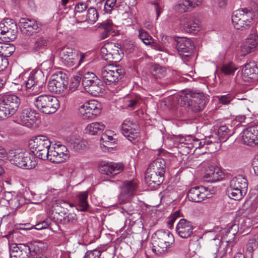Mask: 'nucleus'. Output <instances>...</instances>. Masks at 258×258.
<instances>
[{
    "label": "nucleus",
    "mask_w": 258,
    "mask_h": 258,
    "mask_svg": "<svg viewBox=\"0 0 258 258\" xmlns=\"http://www.w3.org/2000/svg\"><path fill=\"white\" fill-rule=\"evenodd\" d=\"M8 158L13 164L26 169L34 168L37 165L35 156L29 151L22 149L11 150L7 153Z\"/></svg>",
    "instance_id": "1"
},
{
    "label": "nucleus",
    "mask_w": 258,
    "mask_h": 258,
    "mask_svg": "<svg viewBox=\"0 0 258 258\" xmlns=\"http://www.w3.org/2000/svg\"><path fill=\"white\" fill-rule=\"evenodd\" d=\"M21 99L13 94H4L0 97V120L7 119L17 111Z\"/></svg>",
    "instance_id": "2"
},
{
    "label": "nucleus",
    "mask_w": 258,
    "mask_h": 258,
    "mask_svg": "<svg viewBox=\"0 0 258 258\" xmlns=\"http://www.w3.org/2000/svg\"><path fill=\"white\" fill-rule=\"evenodd\" d=\"M153 250L156 253L168 251L174 244L173 235L168 231H157L152 236Z\"/></svg>",
    "instance_id": "3"
},
{
    "label": "nucleus",
    "mask_w": 258,
    "mask_h": 258,
    "mask_svg": "<svg viewBox=\"0 0 258 258\" xmlns=\"http://www.w3.org/2000/svg\"><path fill=\"white\" fill-rule=\"evenodd\" d=\"M34 103L40 112L46 114L55 112L59 107L58 99L51 95H41L35 98Z\"/></svg>",
    "instance_id": "4"
},
{
    "label": "nucleus",
    "mask_w": 258,
    "mask_h": 258,
    "mask_svg": "<svg viewBox=\"0 0 258 258\" xmlns=\"http://www.w3.org/2000/svg\"><path fill=\"white\" fill-rule=\"evenodd\" d=\"M252 12L247 9L236 10L232 15V25L237 30L249 29L252 24Z\"/></svg>",
    "instance_id": "5"
},
{
    "label": "nucleus",
    "mask_w": 258,
    "mask_h": 258,
    "mask_svg": "<svg viewBox=\"0 0 258 258\" xmlns=\"http://www.w3.org/2000/svg\"><path fill=\"white\" fill-rule=\"evenodd\" d=\"M25 81L27 94L35 95L42 91L44 84L43 77L40 71H32Z\"/></svg>",
    "instance_id": "6"
},
{
    "label": "nucleus",
    "mask_w": 258,
    "mask_h": 258,
    "mask_svg": "<svg viewBox=\"0 0 258 258\" xmlns=\"http://www.w3.org/2000/svg\"><path fill=\"white\" fill-rule=\"evenodd\" d=\"M124 74V71L118 66L109 64L104 67L99 72V76L106 85H111L120 79Z\"/></svg>",
    "instance_id": "7"
},
{
    "label": "nucleus",
    "mask_w": 258,
    "mask_h": 258,
    "mask_svg": "<svg viewBox=\"0 0 258 258\" xmlns=\"http://www.w3.org/2000/svg\"><path fill=\"white\" fill-rule=\"evenodd\" d=\"M181 98L184 104L190 106L194 112L200 111L203 109L206 104L205 96L202 93L190 92L181 95Z\"/></svg>",
    "instance_id": "8"
},
{
    "label": "nucleus",
    "mask_w": 258,
    "mask_h": 258,
    "mask_svg": "<svg viewBox=\"0 0 258 258\" xmlns=\"http://www.w3.org/2000/svg\"><path fill=\"white\" fill-rule=\"evenodd\" d=\"M56 54L61 62L69 67L74 66L78 61V51L69 46L57 48Z\"/></svg>",
    "instance_id": "9"
},
{
    "label": "nucleus",
    "mask_w": 258,
    "mask_h": 258,
    "mask_svg": "<svg viewBox=\"0 0 258 258\" xmlns=\"http://www.w3.org/2000/svg\"><path fill=\"white\" fill-rule=\"evenodd\" d=\"M66 74L58 72L52 75L48 83V90L56 94H61L66 89L68 81Z\"/></svg>",
    "instance_id": "10"
},
{
    "label": "nucleus",
    "mask_w": 258,
    "mask_h": 258,
    "mask_svg": "<svg viewBox=\"0 0 258 258\" xmlns=\"http://www.w3.org/2000/svg\"><path fill=\"white\" fill-rule=\"evenodd\" d=\"M121 132L130 142L135 143L139 137V125L133 120L127 118L122 124Z\"/></svg>",
    "instance_id": "11"
},
{
    "label": "nucleus",
    "mask_w": 258,
    "mask_h": 258,
    "mask_svg": "<svg viewBox=\"0 0 258 258\" xmlns=\"http://www.w3.org/2000/svg\"><path fill=\"white\" fill-rule=\"evenodd\" d=\"M241 77L245 82L258 81V63L254 61L246 63L242 70Z\"/></svg>",
    "instance_id": "12"
},
{
    "label": "nucleus",
    "mask_w": 258,
    "mask_h": 258,
    "mask_svg": "<svg viewBox=\"0 0 258 258\" xmlns=\"http://www.w3.org/2000/svg\"><path fill=\"white\" fill-rule=\"evenodd\" d=\"M176 49L182 59L186 61L194 45L192 41L186 37H179L176 40Z\"/></svg>",
    "instance_id": "13"
},
{
    "label": "nucleus",
    "mask_w": 258,
    "mask_h": 258,
    "mask_svg": "<svg viewBox=\"0 0 258 258\" xmlns=\"http://www.w3.org/2000/svg\"><path fill=\"white\" fill-rule=\"evenodd\" d=\"M243 143L248 146L258 145V124L251 125L241 133Z\"/></svg>",
    "instance_id": "14"
},
{
    "label": "nucleus",
    "mask_w": 258,
    "mask_h": 258,
    "mask_svg": "<svg viewBox=\"0 0 258 258\" xmlns=\"http://www.w3.org/2000/svg\"><path fill=\"white\" fill-rule=\"evenodd\" d=\"M102 58L108 61H118L121 59L117 47L114 44H106L101 48Z\"/></svg>",
    "instance_id": "15"
},
{
    "label": "nucleus",
    "mask_w": 258,
    "mask_h": 258,
    "mask_svg": "<svg viewBox=\"0 0 258 258\" xmlns=\"http://www.w3.org/2000/svg\"><path fill=\"white\" fill-rule=\"evenodd\" d=\"M17 32V24L13 19L7 18L0 23V33L7 35L10 39H15Z\"/></svg>",
    "instance_id": "16"
},
{
    "label": "nucleus",
    "mask_w": 258,
    "mask_h": 258,
    "mask_svg": "<svg viewBox=\"0 0 258 258\" xmlns=\"http://www.w3.org/2000/svg\"><path fill=\"white\" fill-rule=\"evenodd\" d=\"M35 115V111L28 106H24L20 115L19 123L24 126L31 127L36 120Z\"/></svg>",
    "instance_id": "17"
},
{
    "label": "nucleus",
    "mask_w": 258,
    "mask_h": 258,
    "mask_svg": "<svg viewBox=\"0 0 258 258\" xmlns=\"http://www.w3.org/2000/svg\"><path fill=\"white\" fill-rule=\"evenodd\" d=\"M194 226L191 222L185 219L179 220L176 227V232L181 238H187L193 233Z\"/></svg>",
    "instance_id": "18"
},
{
    "label": "nucleus",
    "mask_w": 258,
    "mask_h": 258,
    "mask_svg": "<svg viewBox=\"0 0 258 258\" xmlns=\"http://www.w3.org/2000/svg\"><path fill=\"white\" fill-rule=\"evenodd\" d=\"M137 187L138 181L137 180H133L124 182L119 195V199L123 202L127 201L135 194Z\"/></svg>",
    "instance_id": "19"
},
{
    "label": "nucleus",
    "mask_w": 258,
    "mask_h": 258,
    "mask_svg": "<svg viewBox=\"0 0 258 258\" xmlns=\"http://www.w3.org/2000/svg\"><path fill=\"white\" fill-rule=\"evenodd\" d=\"M258 47V35L255 33L250 34L243 42L241 50L243 55L255 51Z\"/></svg>",
    "instance_id": "20"
},
{
    "label": "nucleus",
    "mask_w": 258,
    "mask_h": 258,
    "mask_svg": "<svg viewBox=\"0 0 258 258\" xmlns=\"http://www.w3.org/2000/svg\"><path fill=\"white\" fill-rule=\"evenodd\" d=\"M209 192L203 186H195L188 191L187 197L189 201L201 202L208 198Z\"/></svg>",
    "instance_id": "21"
},
{
    "label": "nucleus",
    "mask_w": 258,
    "mask_h": 258,
    "mask_svg": "<svg viewBox=\"0 0 258 258\" xmlns=\"http://www.w3.org/2000/svg\"><path fill=\"white\" fill-rule=\"evenodd\" d=\"M123 168L122 163L109 162L101 165L99 170L102 174L112 177L120 173Z\"/></svg>",
    "instance_id": "22"
},
{
    "label": "nucleus",
    "mask_w": 258,
    "mask_h": 258,
    "mask_svg": "<svg viewBox=\"0 0 258 258\" xmlns=\"http://www.w3.org/2000/svg\"><path fill=\"white\" fill-rule=\"evenodd\" d=\"M21 32L27 35H31L35 33L39 26L35 20L26 18H21L19 23Z\"/></svg>",
    "instance_id": "23"
},
{
    "label": "nucleus",
    "mask_w": 258,
    "mask_h": 258,
    "mask_svg": "<svg viewBox=\"0 0 258 258\" xmlns=\"http://www.w3.org/2000/svg\"><path fill=\"white\" fill-rule=\"evenodd\" d=\"M50 142L45 136H39L31 140L29 146L33 153L39 151L45 148L50 147Z\"/></svg>",
    "instance_id": "24"
},
{
    "label": "nucleus",
    "mask_w": 258,
    "mask_h": 258,
    "mask_svg": "<svg viewBox=\"0 0 258 258\" xmlns=\"http://www.w3.org/2000/svg\"><path fill=\"white\" fill-rule=\"evenodd\" d=\"M180 24L186 32L190 33H196L200 28L199 21L190 16L181 19Z\"/></svg>",
    "instance_id": "25"
},
{
    "label": "nucleus",
    "mask_w": 258,
    "mask_h": 258,
    "mask_svg": "<svg viewBox=\"0 0 258 258\" xmlns=\"http://www.w3.org/2000/svg\"><path fill=\"white\" fill-rule=\"evenodd\" d=\"M223 176V172L220 168L210 164L205 170L204 177L208 182H214L221 180Z\"/></svg>",
    "instance_id": "26"
},
{
    "label": "nucleus",
    "mask_w": 258,
    "mask_h": 258,
    "mask_svg": "<svg viewBox=\"0 0 258 258\" xmlns=\"http://www.w3.org/2000/svg\"><path fill=\"white\" fill-rule=\"evenodd\" d=\"M226 243H227V241ZM221 243L222 242L220 239L219 238H214L210 241L209 248L213 253H216L218 252L220 258H224L227 253L231 251V248L228 246V244L226 243L225 245L223 246V249L220 250Z\"/></svg>",
    "instance_id": "27"
},
{
    "label": "nucleus",
    "mask_w": 258,
    "mask_h": 258,
    "mask_svg": "<svg viewBox=\"0 0 258 258\" xmlns=\"http://www.w3.org/2000/svg\"><path fill=\"white\" fill-rule=\"evenodd\" d=\"M164 177L148 168L145 175V182L150 188H155L163 182Z\"/></svg>",
    "instance_id": "28"
},
{
    "label": "nucleus",
    "mask_w": 258,
    "mask_h": 258,
    "mask_svg": "<svg viewBox=\"0 0 258 258\" xmlns=\"http://www.w3.org/2000/svg\"><path fill=\"white\" fill-rule=\"evenodd\" d=\"M202 0H179L175 6V9L179 13L189 11L201 4Z\"/></svg>",
    "instance_id": "29"
},
{
    "label": "nucleus",
    "mask_w": 258,
    "mask_h": 258,
    "mask_svg": "<svg viewBox=\"0 0 258 258\" xmlns=\"http://www.w3.org/2000/svg\"><path fill=\"white\" fill-rule=\"evenodd\" d=\"M116 135L110 130L105 131L102 135L100 140L101 146L107 149H113L116 144V140L114 138Z\"/></svg>",
    "instance_id": "30"
},
{
    "label": "nucleus",
    "mask_w": 258,
    "mask_h": 258,
    "mask_svg": "<svg viewBox=\"0 0 258 258\" xmlns=\"http://www.w3.org/2000/svg\"><path fill=\"white\" fill-rule=\"evenodd\" d=\"M30 253V248L26 244H19L10 250L11 258H28Z\"/></svg>",
    "instance_id": "31"
},
{
    "label": "nucleus",
    "mask_w": 258,
    "mask_h": 258,
    "mask_svg": "<svg viewBox=\"0 0 258 258\" xmlns=\"http://www.w3.org/2000/svg\"><path fill=\"white\" fill-rule=\"evenodd\" d=\"M94 6L90 5L86 16H82L81 19H77L75 23L78 24H81L85 22L91 24L95 23L98 19L99 15L96 9L94 8Z\"/></svg>",
    "instance_id": "32"
},
{
    "label": "nucleus",
    "mask_w": 258,
    "mask_h": 258,
    "mask_svg": "<svg viewBox=\"0 0 258 258\" xmlns=\"http://www.w3.org/2000/svg\"><path fill=\"white\" fill-rule=\"evenodd\" d=\"M70 146L76 151H79L85 149L87 146V142L81 139L79 137L73 135L69 137L68 140Z\"/></svg>",
    "instance_id": "33"
},
{
    "label": "nucleus",
    "mask_w": 258,
    "mask_h": 258,
    "mask_svg": "<svg viewBox=\"0 0 258 258\" xmlns=\"http://www.w3.org/2000/svg\"><path fill=\"white\" fill-rule=\"evenodd\" d=\"M103 31L100 34L101 40L105 39L109 37V35H114L116 33V26L113 25L111 20H107L102 24Z\"/></svg>",
    "instance_id": "34"
},
{
    "label": "nucleus",
    "mask_w": 258,
    "mask_h": 258,
    "mask_svg": "<svg viewBox=\"0 0 258 258\" xmlns=\"http://www.w3.org/2000/svg\"><path fill=\"white\" fill-rule=\"evenodd\" d=\"M124 107L130 109H134L139 106L141 102V99L138 95L130 94L125 97L123 99Z\"/></svg>",
    "instance_id": "35"
},
{
    "label": "nucleus",
    "mask_w": 258,
    "mask_h": 258,
    "mask_svg": "<svg viewBox=\"0 0 258 258\" xmlns=\"http://www.w3.org/2000/svg\"><path fill=\"white\" fill-rule=\"evenodd\" d=\"M166 162L162 158H157L150 165L148 169L164 176Z\"/></svg>",
    "instance_id": "36"
},
{
    "label": "nucleus",
    "mask_w": 258,
    "mask_h": 258,
    "mask_svg": "<svg viewBox=\"0 0 258 258\" xmlns=\"http://www.w3.org/2000/svg\"><path fill=\"white\" fill-rule=\"evenodd\" d=\"M247 190H242L239 187L236 186H232L230 184L227 189V194L229 198L236 201L240 200L246 194Z\"/></svg>",
    "instance_id": "37"
},
{
    "label": "nucleus",
    "mask_w": 258,
    "mask_h": 258,
    "mask_svg": "<svg viewBox=\"0 0 258 258\" xmlns=\"http://www.w3.org/2000/svg\"><path fill=\"white\" fill-rule=\"evenodd\" d=\"M212 143L211 141H206L205 139L199 140L195 138L191 146V149L195 148L194 152H197L199 154H204L207 150L206 145H209Z\"/></svg>",
    "instance_id": "38"
},
{
    "label": "nucleus",
    "mask_w": 258,
    "mask_h": 258,
    "mask_svg": "<svg viewBox=\"0 0 258 258\" xmlns=\"http://www.w3.org/2000/svg\"><path fill=\"white\" fill-rule=\"evenodd\" d=\"M105 126L102 122H94L88 124L85 128V132L90 135H96L102 133Z\"/></svg>",
    "instance_id": "39"
},
{
    "label": "nucleus",
    "mask_w": 258,
    "mask_h": 258,
    "mask_svg": "<svg viewBox=\"0 0 258 258\" xmlns=\"http://www.w3.org/2000/svg\"><path fill=\"white\" fill-rule=\"evenodd\" d=\"M48 39L47 37L38 36L33 45V49L36 52H43L47 48Z\"/></svg>",
    "instance_id": "40"
},
{
    "label": "nucleus",
    "mask_w": 258,
    "mask_h": 258,
    "mask_svg": "<svg viewBox=\"0 0 258 258\" xmlns=\"http://www.w3.org/2000/svg\"><path fill=\"white\" fill-rule=\"evenodd\" d=\"M85 108L88 109L90 112L92 116H97L100 112L101 108V104L96 100H89L85 103Z\"/></svg>",
    "instance_id": "41"
},
{
    "label": "nucleus",
    "mask_w": 258,
    "mask_h": 258,
    "mask_svg": "<svg viewBox=\"0 0 258 258\" xmlns=\"http://www.w3.org/2000/svg\"><path fill=\"white\" fill-rule=\"evenodd\" d=\"M88 195L87 191L80 192L76 197L78 206L82 211L87 210L89 204L87 201Z\"/></svg>",
    "instance_id": "42"
},
{
    "label": "nucleus",
    "mask_w": 258,
    "mask_h": 258,
    "mask_svg": "<svg viewBox=\"0 0 258 258\" xmlns=\"http://www.w3.org/2000/svg\"><path fill=\"white\" fill-rule=\"evenodd\" d=\"M232 186H237L239 187L242 190H247L248 189V182L247 179L242 175H238L234 177L230 182Z\"/></svg>",
    "instance_id": "43"
},
{
    "label": "nucleus",
    "mask_w": 258,
    "mask_h": 258,
    "mask_svg": "<svg viewBox=\"0 0 258 258\" xmlns=\"http://www.w3.org/2000/svg\"><path fill=\"white\" fill-rule=\"evenodd\" d=\"M15 50V47L13 44L0 42V56L3 58L9 57Z\"/></svg>",
    "instance_id": "44"
},
{
    "label": "nucleus",
    "mask_w": 258,
    "mask_h": 258,
    "mask_svg": "<svg viewBox=\"0 0 258 258\" xmlns=\"http://www.w3.org/2000/svg\"><path fill=\"white\" fill-rule=\"evenodd\" d=\"M258 206V196L254 197L252 200H249L245 202L243 205V209L247 213H253L255 212Z\"/></svg>",
    "instance_id": "45"
},
{
    "label": "nucleus",
    "mask_w": 258,
    "mask_h": 258,
    "mask_svg": "<svg viewBox=\"0 0 258 258\" xmlns=\"http://www.w3.org/2000/svg\"><path fill=\"white\" fill-rule=\"evenodd\" d=\"M82 84L85 87L90 86L94 83L99 81L98 77L93 73L87 72L82 76Z\"/></svg>",
    "instance_id": "46"
},
{
    "label": "nucleus",
    "mask_w": 258,
    "mask_h": 258,
    "mask_svg": "<svg viewBox=\"0 0 258 258\" xmlns=\"http://www.w3.org/2000/svg\"><path fill=\"white\" fill-rule=\"evenodd\" d=\"M49 154V161L52 162L60 163L68 159L66 156H64L63 154L57 151L54 147L53 150H50Z\"/></svg>",
    "instance_id": "47"
},
{
    "label": "nucleus",
    "mask_w": 258,
    "mask_h": 258,
    "mask_svg": "<svg viewBox=\"0 0 258 258\" xmlns=\"http://www.w3.org/2000/svg\"><path fill=\"white\" fill-rule=\"evenodd\" d=\"M121 3V0H106L104 4L105 13L110 14L112 11L117 9Z\"/></svg>",
    "instance_id": "48"
},
{
    "label": "nucleus",
    "mask_w": 258,
    "mask_h": 258,
    "mask_svg": "<svg viewBox=\"0 0 258 258\" xmlns=\"http://www.w3.org/2000/svg\"><path fill=\"white\" fill-rule=\"evenodd\" d=\"M238 68L232 62L223 64L220 69L222 73L225 75H233Z\"/></svg>",
    "instance_id": "49"
},
{
    "label": "nucleus",
    "mask_w": 258,
    "mask_h": 258,
    "mask_svg": "<svg viewBox=\"0 0 258 258\" xmlns=\"http://www.w3.org/2000/svg\"><path fill=\"white\" fill-rule=\"evenodd\" d=\"M139 37L146 45H151L154 43L152 37L143 29L139 30Z\"/></svg>",
    "instance_id": "50"
},
{
    "label": "nucleus",
    "mask_w": 258,
    "mask_h": 258,
    "mask_svg": "<svg viewBox=\"0 0 258 258\" xmlns=\"http://www.w3.org/2000/svg\"><path fill=\"white\" fill-rule=\"evenodd\" d=\"M232 134L230 130L225 125L221 126L218 130V136L222 142L226 141Z\"/></svg>",
    "instance_id": "51"
},
{
    "label": "nucleus",
    "mask_w": 258,
    "mask_h": 258,
    "mask_svg": "<svg viewBox=\"0 0 258 258\" xmlns=\"http://www.w3.org/2000/svg\"><path fill=\"white\" fill-rule=\"evenodd\" d=\"M90 4V3L88 2V0L86 3L83 2H80L76 5L75 14L76 19V21L77 20V19H81V18L82 17H81L80 16L78 15V14L85 11L87 8H88L90 6V5H91Z\"/></svg>",
    "instance_id": "52"
},
{
    "label": "nucleus",
    "mask_w": 258,
    "mask_h": 258,
    "mask_svg": "<svg viewBox=\"0 0 258 258\" xmlns=\"http://www.w3.org/2000/svg\"><path fill=\"white\" fill-rule=\"evenodd\" d=\"M194 140H195V137L191 135L185 137L181 136L178 138L179 143L181 145L183 144V146L190 150H191V146Z\"/></svg>",
    "instance_id": "53"
},
{
    "label": "nucleus",
    "mask_w": 258,
    "mask_h": 258,
    "mask_svg": "<svg viewBox=\"0 0 258 258\" xmlns=\"http://www.w3.org/2000/svg\"><path fill=\"white\" fill-rule=\"evenodd\" d=\"M81 79L82 74L80 73H78L77 75L74 76L72 78L69 87V89L71 91L74 92L77 89L80 85Z\"/></svg>",
    "instance_id": "54"
},
{
    "label": "nucleus",
    "mask_w": 258,
    "mask_h": 258,
    "mask_svg": "<svg viewBox=\"0 0 258 258\" xmlns=\"http://www.w3.org/2000/svg\"><path fill=\"white\" fill-rule=\"evenodd\" d=\"M101 83L100 81L95 82L90 86H88V91L93 96H97L99 95L100 93L102 92V85L99 84Z\"/></svg>",
    "instance_id": "55"
},
{
    "label": "nucleus",
    "mask_w": 258,
    "mask_h": 258,
    "mask_svg": "<svg viewBox=\"0 0 258 258\" xmlns=\"http://www.w3.org/2000/svg\"><path fill=\"white\" fill-rule=\"evenodd\" d=\"M219 102L222 105H228L231 101L235 98L233 94L229 93L226 95H221L217 97Z\"/></svg>",
    "instance_id": "56"
},
{
    "label": "nucleus",
    "mask_w": 258,
    "mask_h": 258,
    "mask_svg": "<svg viewBox=\"0 0 258 258\" xmlns=\"http://www.w3.org/2000/svg\"><path fill=\"white\" fill-rule=\"evenodd\" d=\"M50 150V148H47L40 150L39 151H36L33 153L41 159H48L49 160V153Z\"/></svg>",
    "instance_id": "57"
},
{
    "label": "nucleus",
    "mask_w": 258,
    "mask_h": 258,
    "mask_svg": "<svg viewBox=\"0 0 258 258\" xmlns=\"http://www.w3.org/2000/svg\"><path fill=\"white\" fill-rule=\"evenodd\" d=\"M86 105L84 103L79 108V113L80 116L84 119L91 118L92 116L89 110L86 108Z\"/></svg>",
    "instance_id": "58"
},
{
    "label": "nucleus",
    "mask_w": 258,
    "mask_h": 258,
    "mask_svg": "<svg viewBox=\"0 0 258 258\" xmlns=\"http://www.w3.org/2000/svg\"><path fill=\"white\" fill-rule=\"evenodd\" d=\"M53 147L55 148L57 151H59L61 154H63L64 156H66L68 159L69 158V151H68L66 146L59 143H57L55 144Z\"/></svg>",
    "instance_id": "59"
},
{
    "label": "nucleus",
    "mask_w": 258,
    "mask_h": 258,
    "mask_svg": "<svg viewBox=\"0 0 258 258\" xmlns=\"http://www.w3.org/2000/svg\"><path fill=\"white\" fill-rule=\"evenodd\" d=\"M101 251L98 249L88 251L85 253L84 258H100Z\"/></svg>",
    "instance_id": "60"
},
{
    "label": "nucleus",
    "mask_w": 258,
    "mask_h": 258,
    "mask_svg": "<svg viewBox=\"0 0 258 258\" xmlns=\"http://www.w3.org/2000/svg\"><path fill=\"white\" fill-rule=\"evenodd\" d=\"M19 227H17L16 229L8 231L6 235L4 236L5 237H7L8 239H12L13 240L14 238H17L18 236L19 235Z\"/></svg>",
    "instance_id": "61"
},
{
    "label": "nucleus",
    "mask_w": 258,
    "mask_h": 258,
    "mask_svg": "<svg viewBox=\"0 0 258 258\" xmlns=\"http://www.w3.org/2000/svg\"><path fill=\"white\" fill-rule=\"evenodd\" d=\"M256 247V243L253 240H250L246 245V252L249 254L252 253Z\"/></svg>",
    "instance_id": "62"
},
{
    "label": "nucleus",
    "mask_w": 258,
    "mask_h": 258,
    "mask_svg": "<svg viewBox=\"0 0 258 258\" xmlns=\"http://www.w3.org/2000/svg\"><path fill=\"white\" fill-rule=\"evenodd\" d=\"M87 55L85 53L78 52V61L77 63L73 66L75 69L78 68L81 64L84 62V60L86 58Z\"/></svg>",
    "instance_id": "63"
},
{
    "label": "nucleus",
    "mask_w": 258,
    "mask_h": 258,
    "mask_svg": "<svg viewBox=\"0 0 258 258\" xmlns=\"http://www.w3.org/2000/svg\"><path fill=\"white\" fill-rule=\"evenodd\" d=\"M179 211H177L174 213V214H173L169 217V221L168 222V224L170 228L172 227V226L173 225V223H174L176 219L179 216Z\"/></svg>",
    "instance_id": "64"
}]
</instances>
